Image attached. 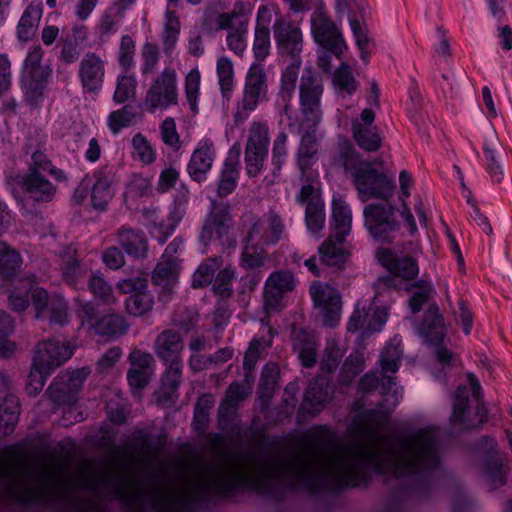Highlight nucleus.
<instances>
[{
    "mask_svg": "<svg viewBox=\"0 0 512 512\" xmlns=\"http://www.w3.org/2000/svg\"><path fill=\"white\" fill-rule=\"evenodd\" d=\"M300 441L302 451L292 458L271 457L253 472L221 458L220 497H234L241 489L273 499L297 489L336 493L345 487L366 486L372 471L411 479V492L424 496L434 485L430 472L440 465V436L431 426L378 447L343 444L326 426L313 427Z\"/></svg>",
    "mask_w": 512,
    "mask_h": 512,
    "instance_id": "1",
    "label": "nucleus"
},
{
    "mask_svg": "<svg viewBox=\"0 0 512 512\" xmlns=\"http://www.w3.org/2000/svg\"><path fill=\"white\" fill-rule=\"evenodd\" d=\"M418 253V245L413 241H405L393 248H378L376 258L389 272V275L378 278V285L408 292L406 286L418 280Z\"/></svg>",
    "mask_w": 512,
    "mask_h": 512,
    "instance_id": "2",
    "label": "nucleus"
},
{
    "mask_svg": "<svg viewBox=\"0 0 512 512\" xmlns=\"http://www.w3.org/2000/svg\"><path fill=\"white\" fill-rule=\"evenodd\" d=\"M470 389L459 386L453 400L451 425L458 430H470L479 427L486 421L487 411L481 401V385L473 373H467Z\"/></svg>",
    "mask_w": 512,
    "mask_h": 512,
    "instance_id": "3",
    "label": "nucleus"
},
{
    "mask_svg": "<svg viewBox=\"0 0 512 512\" xmlns=\"http://www.w3.org/2000/svg\"><path fill=\"white\" fill-rule=\"evenodd\" d=\"M323 84L321 78L309 68L302 74L299 86L300 111L303 120L296 125L289 122L287 127L291 133L300 134L304 127H317L322 118L321 97Z\"/></svg>",
    "mask_w": 512,
    "mask_h": 512,
    "instance_id": "4",
    "label": "nucleus"
},
{
    "mask_svg": "<svg viewBox=\"0 0 512 512\" xmlns=\"http://www.w3.org/2000/svg\"><path fill=\"white\" fill-rule=\"evenodd\" d=\"M363 216L365 228L376 242L391 244L401 234L397 209L389 200H381L366 205Z\"/></svg>",
    "mask_w": 512,
    "mask_h": 512,
    "instance_id": "5",
    "label": "nucleus"
},
{
    "mask_svg": "<svg viewBox=\"0 0 512 512\" xmlns=\"http://www.w3.org/2000/svg\"><path fill=\"white\" fill-rule=\"evenodd\" d=\"M268 100V77L264 65L254 62L250 65L244 81L242 100L234 114L236 125L245 122L249 114L256 110L261 102Z\"/></svg>",
    "mask_w": 512,
    "mask_h": 512,
    "instance_id": "6",
    "label": "nucleus"
},
{
    "mask_svg": "<svg viewBox=\"0 0 512 512\" xmlns=\"http://www.w3.org/2000/svg\"><path fill=\"white\" fill-rule=\"evenodd\" d=\"M232 227L230 204L211 200V208L200 231L199 241L207 246L215 239L222 246L235 247L236 241L229 235Z\"/></svg>",
    "mask_w": 512,
    "mask_h": 512,
    "instance_id": "7",
    "label": "nucleus"
},
{
    "mask_svg": "<svg viewBox=\"0 0 512 512\" xmlns=\"http://www.w3.org/2000/svg\"><path fill=\"white\" fill-rule=\"evenodd\" d=\"M243 243H252L261 247L276 245L282 238L285 225L282 218L271 212L266 218L249 215L244 223Z\"/></svg>",
    "mask_w": 512,
    "mask_h": 512,
    "instance_id": "8",
    "label": "nucleus"
},
{
    "mask_svg": "<svg viewBox=\"0 0 512 512\" xmlns=\"http://www.w3.org/2000/svg\"><path fill=\"white\" fill-rule=\"evenodd\" d=\"M352 182L363 202L372 198L389 200L395 190L394 180L378 171L372 162L367 163Z\"/></svg>",
    "mask_w": 512,
    "mask_h": 512,
    "instance_id": "9",
    "label": "nucleus"
},
{
    "mask_svg": "<svg viewBox=\"0 0 512 512\" xmlns=\"http://www.w3.org/2000/svg\"><path fill=\"white\" fill-rule=\"evenodd\" d=\"M178 103L177 74L173 68L166 67L153 81L145 96L148 111L167 109Z\"/></svg>",
    "mask_w": 512,
    "mask_h": 512,
    "instance_id": "10",
    "label": "nucleus"
},
{
    "mask_svg": "<svg viewBox=\"0 0 512 512\" xmlns=\"http://www.w3.org/2000/svg\"><path fill=\"white\" fill-rule=\"evenodd\" d=\"M444 318L439 313L436 303H431L424 313V319L419 326V333L425 341L436 346L435 357L437 361L445 366L451 363L453 354L447 348L441 346L445 338Z\"/></svg>",
    "mask_w": 512,
    "mask_h": 512,
    "instance_id": "11",
    "label": "nucleus"
},
{
    "mask_svg": "<svg viewBox=\"0 0 512 512\" xmlns=\"http://www.w3.org/2000/svg\"><path fill=\"white\" fill-rule=\"evenodd\" d=\"M269 131L266 124L252 123L245 148L246 172L249 177H256L261 172L268 155Z\"/></svg>",
    "mask_w": 512,
    "mask_h": 512,
    "instance_id": "12",
    "label": "nucleus"
},
{
    "mask_svg": "<svg viewBox=\"0 0 512 512\" xmlns=\"http://www.w3.org/2000/svg\"><path fill=\"white\" fill-rule=\"evenodd\" d=\"M86 374L81 370L59 374L54 378L45 395L55 407L72 406L82 388Z\"/></svg>",
    "mask_w": 512,
    "mask_h": 512,
    "instance_id": "13",
    "label": "nucleus"
},
{
    "mask_svg": "<svg viewBox=\"0 0 512 512\" xmlns=\"http://www.w3.org/2000/svg\"><path fill=\"white\" fill-rule=\"evenodd\" d=\"M33 306L38 319H46L50 325L64 326L69 322L67 301L60 295L49 296L44 288L33 291Z\"/></svg>",
    "mask_w": 512,
    "mask_h": 512,
    "instance_id": "14",
    "label": "nucleus"
},
{
    "mask_svg": "<svg viewBox=\"0 0 512 512\" xmlns=\"http://www.w3.org/2000/svg\"><path fill=\"white\" fill-rule=\"evenodd\" d=\"M311 31L321 48H329L337 58H340L343 50L347 48L335 23L321 10H316L311 15Z\"/></svg>",
    "mask_w": 512,
    "mask_h": 512,
    "instance_id": "15",
    "label": "nucleus"
},
{
    "mask_svg": "<svg viewBox=\"0 0 512 512\" xmlns=\"http://www.w3.org/2000/svg\"><path fill=\"white\" fill-rule=\"evenodd\" d=\"M296 287L294 274L289 270H276L272 272L265 282L264 307L268 312H278L282 309L285 294L292 292Z\"/></svg>",
    "mask_w": 512,
    "mask_h": 512,
    "instance_id": "16",
    "label": "nucleus"
},
{
    "mask_svg": "<svg viewBox=\"0 0 512 512\" xmlns=\"http://www.w3.org/2000/svg\"><path fill=\"white\" fill-rule=\"evenodd\" d=\"M90 188L91 204L95 210L104 211L114 197V185L118 182L115 168L104 165L92 173Z\"/></svg>",
    "mask_w": 512,
    "mask_h": 512,
    "instance_id": "17",
    "label": "nucleus"
},
{
    "mask_svg": "<svg viewBox=\"0 0 512 512\" xmlns=\"http://www.w3.org/2000/svg\"><path fill=\"white\" fill-rule=\"evenodd\" d=\"M274 39L280 55L290 57L293 62L301 61L303 36L300 28L283 19H278L273 25Z\"/></svg>",
    "mask_w": 512,
    "mask_h": 512,
    "instance_id": "18",
    "label": "nucleus"
},
{
    "mask_svg": "<svg viewBox=\"0 0 512 512\" xmlns=\"http://www.w3.org/2000/svg\"><path fill=\"white\" fill-rule=\"evenodd\" d=\"M317 127H304L300 133L301 139L296 153V164L301 177L306 182H313L316 174L312 171L318 160L319 141L316 136Z\"/></svg>",
    "mask_w": 512,
    "mask_h": 512,
    "instance_id": "19",
    "label": "nucleus"
},
{
    "mask_svg": "<svg viewBox=\"0 0 512 512\" xmlns=\"http://www.w3.org/2000/svg\"><path fill=\"white\" fill-rule=\"evenodd\" d=\"M105 62L94 52H87L79 63L78 77L84 93L98 94L105 78Z\"/></svg>",
    "mask_w": 512,
    "mask_h": 512,
    "instance_id": "20",
    "label": "nucleus"
},
{
    "mask_svg": "<svg viewBox=\"0 0 512 512\" xmlns=\"http://www.w3.org/2000/svg\"><path fill=\"white\" fill-rule=\"evenodd\" d=\"M302 61L289 64L281 74L280 87L276 96L275 107L281 116H286L289 122H295L292 117V98L298 80Z\"/></svg>",
    "mask_w": 512,
    "mask_h": 512,
    "instance_id": "21",
    "label": "nucleus"
},
{
    "mask_svg": "<svg viewBox=\"0 0 512 512\" xmlns=\"http://www.w3.org/2000/svg\"><path fill=\"white\" fill-rule=\"evenodd\" d=\"M73 354L69 343L61 342L58 339H49L37 344L33 360L37 365L54 370L66 362Z\"/></svg>",
    "mask_w": 512,
    "mask_h": 512,
    "instance_id": "22",
    "label": "nucleus"
},
{
    "mask_svg": "<svg viewBox=\"0 0 512 512\" xmlns=\"http://www.w3.org/2000/svg\"><path fill=\"white\" fill-rule=\"evenodd\" d=\"M19 184L27 200L39 205L52 202L57 194V186L43 174H24Z\"/></svg>",
    "mask_w": 512,
    "mask_h": 512,
    "instance_id": "23",
    "label": "nucleus"
},
{
    "mask_svg": "<svg viewBox=\"0 0 512 512\" xmlns=\"http://www.w3.org/2000/svg\"><path fill=\"white\" fill-rule=\"evenodd\" d=\"M153 350L163 365L183 362L184 342L181 334L173 329H165L154 341Z\"/></svg>",
    "mask_w": 512,
    "mask_h": 512,
    "instance_id": "24",
    "label": "nucleus"
},
{
    "mask_svg": "<svg viewBox=\"0 0 512 512\" xmlns=\"http://www.w3.org/2000/svg\"><path fill=\"white\" fill-rule=\"evenodd\" d=\"M381 385V394L386 402L396 406L402 396L401 389L396 386L395 377L386 376L380 372H371L365 374L359 382V388L362 393H371Z\"/></svg>",
    "mask_w": 512,
    "mask_h": 512,
    "instance_id": "25",
    "label": "nucleus"
},
{
    "mask_svg": "<svg viewBox=\"0 0 512 512\" xmlns=\"http://www.w3.org/2000/svg\"><path fill=\"white\" fill-rule=\"evenodd\" d=\"M88 39V30L85 25L76 24L71 33L63 35L59 40L60 54L58 59L65 65L77 62L82 54L83 43Z\"/></svg>",
    "mask_w": 512,
    "mask_h": 512,
    "instance_id": "26",
    "label": "nucleus"
},
{
    "mask_svg": "<svg viewBox=\"0 0 512 512\" xmlns=\"http://www.w3.org/2000/svg\"><path fill=\"white\" fill-rule=\"evenodd\" d=\"M215 157L213 142L209 139L201 141L193 151L187 166L189 176L196 182L206 180Z\"/></svg>",
    "mask_w": 512,
    "mask_h": 512,
    "instance_id": "27",
    "label": "nucleus"
},
{
    "mask_svg": "<svg viewBox=\"0 0 512 512\" xmlns=\"http://www.w3.org/2000/svg\"><path fill=\"white\" fill-rule=\"evenodd\" d=\"M331 397V388L324 380L311 381L305 391L304 400L298 410V415L308 414L312 417L320 413L325 403Z\"/></svg>",
    "mask_w": 512,
    "mask_h": 512,
    "instance_id": "28",
    "label": "nucleus"
},
{
    "mask_svg": "<svg viewBox=\"0 0 512 512\" xmlns=\"http://www.w3.org/2000/svg\"><path fill=\"white\" fill-rule=\"evenodd\" d=\"M369 162L370 161L363 159L362 155L348 140H344L339 143L337 152L333 157L334 167L342 169L344 174L351 179H353Z\"/></svg>",
    "mask_w": 512,
    "mask_h": 512,
    "instance_id": "29",
    "label": "nucleus"
},
{
    "mask_svg": "<svg viewBox=\"0 0 512 512\" xmlns=\"http://www.w3.org/2000/svg\"><path fill=\"white\" fill-rule=\"evenodd\" d=\"M46 145V137L38 132L29 133L24 146L26 154H31L30 161L27 163L25 174H43L51 166L52 161L48 158L43 148Z\"/></svg>",
    "mask_w": 512,
    "mask_h": 512,
    "instance_id": "30",
    "label": "nucleus"
},
{
    "mask_svg": "<svg viewBox=\"0 0 512 512\" xmlns=\"http://www.w3.org/2000/svg\"><path fill=\"white\" fill-rule=\"evenodd\" d=\"M344 242L329 236L318 248L319 262L325 269L340 272L345 268L349 259V252L343 247Z\"/></svg>",
    "mask_w": 512,
    "mask_h": 512,
    "instance_id": "31",
    "label": "nucleus"
},
{
    "mask_svg": "<svg viewBox=\"0 0 512 512\" xmlns=\"http://www.w3.org/2000/svg\"><path fill=\"white\" fill-rule=\"evenodd\" d=\"M377 407V409L365 412L364 418L367 425L363 430L367 436L372 438L377 444H380L384 440V436L381 435L380 431L388 424L390 413L396 406H392L391 401L386 402L383 399V401L377 404Z\"/></svg>",
    "mask_w": 512,
    "mask_h": 512,
    "instance_id": "32",
    "label": "nucleus"
},
{
    "mask_svg": "<svg viewBox=\"0 0 512 512\" xmlns=\"http://www.w3.org/2000/svg\"><path fill=\"white\" fill-rule=\"evenodd\" d=\"M161 376V386L155 392L158 403L174 402V396L182 383L183 362L168 363Z\"/></svg>",
    "mask_w": 512,
    "mask_h": 512,
    "instance_id": "33",
    "label": "nucleus"
},
{
    "mask_svg": "<svg viewBox=\"0 0 512 512\" xmlns=\"http://www.w3.org/2000/svg\"><path fill=\"white\" fill-rule=\"evenodd\" d=\"M118 244L131 257L143 259L147 257L148 240L142 230L121 227L117 231Z\"/></svg>",
    "mask_w": 512,
    "mask_h": 512,
    "instance_id": "34",
    "label": "nucleus"
},
{
    "mask_svg": "<svg viewBox=\"0 0 512 512\" xmlns=\"http://www.w3.org/2000/svg\"><path fill=\"white\" fill-rule=\"evenodd\" d=\"M43 14L41 2H31L23 12L17 25V38L20 42H28L33 39L38 29Z\"/></svg>",
    "mask_w": 512,
    "mask_h": 512,
    "instance_id": "35",
    "label": "nucleus"
},
{
    "mask_svg": "<svg viewBox=\"0 0 512 512\" xmlns=\"http://www.w3.org/2000/svg\"><path fill=\"white\" fill-rule=\"evenodd\" d=\"M52 73L23 75L24 98L33 109L40 107Z\"/></svg>",
    "mask_w": 512,
    "mask_h": 512,
    "instance_id": "36",
    "label": "nucleus"
},
{
    "mask_svg": "<svg viewBox=\"0 0 512 512\" xmlns=\"http://www.w3.org/2000/svg\"><path fill=\"white\" fill-rule=\"evenodd\" d=\"M352 136L356 144L367 152L377 151L383 142L377 127L361 125L358 119H354L351 125Z\"/></svg>",
    "mask_w": 512,
    "mask_h": 512,
    "instance_id": "37",
    "label": "nucleus"
},
{
    "mask_svg": "<svg viewBox=\"0 0 512 512\" xmlns=\"http://www.w3.org/2000/svg\"><path fill=\"white\" fill-rule=\"evenodd\" d=\"M20 416L19 399L14 394H7L0 404V436L10 435Z\"/></svg>",
    "mask_w": 512,
    "mask_h": 512,
    "instance_id": "38",
    "label": "nucleus"
},
{
    "mask_svg": "<svg viewBox=\"0 0 512 512\" xmlns=\"http://www.w3.org/2000/svg\"><path fill=\"white\" fill-rule=\"evenodd\" d=\"M128 324L123 316L110 313L101 316L97 323H94V332L109 340H114L126 333Z\"/></svg>",
    "mask_w": 512,
    "mask_h": 512,
    "instance_id": "39",
    "label": "nucleus"
},
{
    "mask_svg": "<svg viewBox=\"0 0 512 512\" xmlns=\"http://www.w3.org/2000/svg\"><path fill=\"white\" fill-rule=\"evenodd\" d=\"M357 13H359L360 17L364 20L367 15V5L365 4V11L361 13V11L353 5V9L349 12H344L343 14L348 15V19L351 25V29L353 35L356 40V45L360 50V57L364 61L365 64L368 63L370 57V51L368 50L369 43L371 39L367 34V29L362 27L359 20L357 19Z\"/></svg>",
    "mask_w": 512,
    "mask_h": 512,
    "instance_id": "40",
    "label": "nucleus"
},
{
    "mask_svg": "<svg viewBox=\"0 0 512 512\" xmlns=\"http://www.w3.org/2000/svg\"><path fill=\"white\" fill-rule=\"evenodd\" d=\"M332 234L333 238L339 239V242H344L346 236L351 231L352 215L348 205L340 202H333L332 209Z\"/></svg>",
    "mask_w": 512,
    "mask_h": 512,
    "instance_id": "41",
    "label": "nucleus"
},
{
    "mask_svg": "<svg viewBox=\"0 0 512 512\" xmlns=\"http://www.w3.org/2000/svg\"><path fill=\"white\" fill-rule=\"evenodd\" d=\"M332 84L335 92L343 98L352 96L358 88V82L346 62H342L333 73Z\"/></svg>",
    "mask_w": 512,
    "mask_h": 512,
    "instance_id": "42",
    "label": "nucleus"
},
{
    "mask_svg": "<svg viewBox=\"0 0 512 512\" xmlns=\"http://www.w3.org/2000/svg\"><path fill=\"white\" fill-rule=\"evenodd\" d=\"M21 255L5 242L0 241V278L12 280L21 268Z\"/></svg>",
    "mask_w": 512,
    "mask_h": 512,
    "instance_id": "43",
    "label": "nucleus"
},
{
    "mask_svg": "<svg viewBox=\"0 0 512 512\" xmlns=\"http://www.w3.org/2000/svg\"><path fill=\"white\" fill-rule=\"evenodd\" d=\"M406 287H409L408 292L416 289L408 299V307L413 314H417L432 297L434 293L433 285L428 280L418 279Z\"/></svg>",
    "mask_w": 512,
    "mask_h": 512,
    "instance_id": "44",
    "label": "nucleus"
},
{
    "mask_svg": "<svg viewBox=\"0 0 512 512\" xmlns=\"http://www.w3.org/2000/svg\"><path fill=\"white\" fill-rule=\"evenodd\" d=\"M238 179L239 169L236 168V161H224L217 184V195L220 198L230 195L236 189Z\"/></svg>",
    "mask_w": 512,
    "mask_h": 512,
    "instance_id": "45",
    "label": "nucleus"
},
{
    "mask_svg": "<svg viewBox=\"0 0 512 512\" xmlns=\"http://www.w3.org/2000/svg\"><path fill=\"white\" fill-rule=\"evenodd\" d=\"M508 472L509 468L494 456L488 457L484 463V475L493 489L506 485Z\"/></svg>",
    "mask_w": 512,
    "mask_h": 512,
    "instance_id": "46",
    "label": "nucleus"
},
{
    "mask_svg": "<svg viewBox=\"0 0 512 512\" xmlns=\"http://www.w3.org/2000/svg\"><path fill=\"white\" fill-rule=\"evenodd\" d=\"M221 259L214 257L203 261L193 274L192 287L202 288L213 282L216 271L220 270Z\"/></svg>",
    "mask_w": 512,
    "mask_h": 512,
    "instance_id": "47",
    "label": "nucleus"
},
{
    "mask_svg": "<svg viewBox=\"0 0 512 512\" xmlns=\"http://www.w3.org/2000/svg\"><path fill=\"white\" fill-rule=\"evenodd\" d=\"M37 288L40 287L34 285L31 281L23 282L22 288H16L10 293L8 297L9 307L16 312L26 310L30 301L33 302V291Z\"/></svg>",
    "mask_w": 512,
    "mask_h": 512,
    "instance_id": "48",
    "label": "nucleus"
},
{
    "mask_svg": "<svg viewBox=\"0 0 512 512\" xmlns=\"http://www.w3.org/2000/svg\"><path fill=\"white\" fill-rule=\"evenodd\" d=\"M88 287L94 297L99 299L103 304L112 305L116 302L111 285L101 274L93 273L88 280Z\"/></svg>",
    "mask_w": 512,
    "mask_h": 512,
    "instance_id": "49",
    "label": "nucleus"
},
{
    "mask_svg": "<svg viewBox=\"0 0 512 512\" xmlns=\"http://www.w3.org/2000/svg\"><path fill=\"white\" fill-rule=\"evenodd\" d=\"M217 75L223 97L229 98L234 86V67L228 57L218 58Z\"/></svg>",
    "mask_w": 512,
    "mask_h": 512,
    "instance_id": "50",
    "label": "nucleus"
},
{
    "mask_svg": "<svg viewBox=\"0 0 512 512\" xmlns=\"http://www.w3.org/2000/svg\"><path fill=\"white\" fill-rule=\"evenodd\" d=\"M43 56L44 50L39 44L32 46L23 63V75L52 73L48 65L42 64Z\"/></svg>",
    "mask_w": 512,
    "mask_h": 512,
    "instance_id": "51",
    "label": "nucleus"
},
{
    "mask_svg": "<svg viewBox=\"0 0 512 512\" xmlns=\"http://www.w3.org/2000/svg\"><path fill=\"white\" fill-rule=\"evenodd\" d=\"M241 252V266L244 269H257L264 266L266 252L264 247L252 243H243Z\"/></svg>",
    "mask_w": 512,
    "mask_h": 512,
    "instance_id": "52",
    "label": "nucleus"
},
{
    "mask_svg": "<svg viewBox=\"0 0 512 512\" xmlns=\"http://www.w3.org/2000/svg\"><path fill=\"white\" fill-rule=\"evenodd\" d=\"M53 370L45 367L44 365H37L36 361L33 360L30 374L26 383V391L30 396H37L45 385L46 379Z\"/></svg>",
    "mask_w": 512,
    "mask_h": 512,
    "instance_id": "53",
    "label": "nucleus"
},
{
    "mask_svg": "<svg viewBox=\"0 0 512 512\" xmlns=\"http://www.w3.org/2000/svg\"><path fill=\"white\" fill-rule=\"evenodd\" d=\"M153 306V297L147 291L134 293L125 301L127 312L133 316H142L149 312Z\"/></svg>",
    "mask_w": 512,
    "mask_h": 512,
    "instance_id": "54",
    "label": "nucleus"
},
{
    "mask_svg": "<svg viewBox=\"0 0 512 512\" xmlns=\"http://www.w3.org/2000/svg\"><path fill=\"white\" fill-rule=\"evenodd\" d=\"M171 322L184 333H189L197 327L199 314L193 308L183 307L173 313Z\"/></svg>",
    "mask_w": 512,
    "mask_h": 512,
    "instance_id": "55",
    "label": "nucleus"
},
{
    "mask_svg": "<svg viewBox=\"0 0 512 512\" xmlns=\"http://www.w3.org/2000/svg\"><path fill=\"white\" fill-rule=\"evenodd\" d=\"M305 221L311 233L316 234L322 230L325 223L324 203L315 200L308 203L305 211Z\"/></svg>",
    "mask_w": 512,
    "mask_h": 512,
    "instance_id": "56",
    "label": "nucleus"
},
{
    "mask_svg": "<svg viewBox=\"0 0 512 512\" xmlns=\"http://www.w3.org/2000/svg\"><path fill=\"white\" fill-rule=\"evenodd\" d=\"M181 212V210L178 212H170L166 222H155L151 231L152 237L155 238L160 244L165 243L166 240L174 233L177 225L180 223Z\"/></svg>",
    "mask_w": 512,
    "mask_h": 512,
    "instance_id": "57",
    "label": "nucleus"
},
{
    "mask_svg": "<svg viewBox=\"0 0 512 512\" xmlns=\"http://www.w3.org/2000/svg\"><path fill=\"white\" fill-rule=\"evenodd\" d=\"M235 278V271L231 267L220 269L214 278L213 291L221 298H230L233 294L232 282Z\"/></svg>",
    "mask_w": 512,
    "mask_h": 512,
    "instance_id": "58",
    "label": "nucleus"
},
{
    "mask_svg": "<svg viewBox=\"0 0 512 512\" xmlns=\"http://www.w3.org/2000/svg\"><path fill=\"white\" fill-rule=\"evenodd\" d=\"M343 353L335 340L328 341L320 361V369L324 373H333L338 368Z\"/></svg>",
    "mask_w": 512,
    "mask_h": 512,
    "instance_id": "59",
    "label": "nucleus"
},
{
    "mask_svg": "<svg viewBox=\"0 0 512 512\" xmlns=\"http://www.w3.org/2000/svg\"><path fill=\"white\" fill-rule=\"evenodd\" d=\"M132 147L136 158L143 164L149 165L155 162L156 151L142 133H137L133 136Z\"/></svg>",
    "mask_w": 512,
    "mask_h": 512,
    "instance_id": "60",
    "label": "nucleus"
},
{
    "mask_svg": "<svg viewBox=\"0 0 512 512\" xmlns=\"http://www.w3.org/2000/svg\"><path fill=\"white\" fill-rule=\"evenodd\" d=\"M248 31V20L244 19L238 22V25L227 34L226 42L228 48L236 55H242L246 49L245 36Z\"/></svg>",
    "mask_w": 512,
    "mask_h": 512,
    "instance_id": "61",
    "label": "nucleus"
},
{
    "mask_svg": "<svg viewBox=\"0 0 512 512\" xmlns=\"http://www.w3.org/2000/svg\"><path fill=\"white\" fill-rule=\"evenodd\" d=\"M159 58L160 52L158 46L152 42L144 43L141 48L142 74L148 75L155 73L157 70Z\"/></svg>",
    "mask_w": 512,
    "mask_h": 512,
    "instance_id": "62",
    "label": "nucleus"
},
{
    "mask_svg": "<svg viewBox=\"0 0 512 512\" xmlns=\"http://www.w3.org/2000/svg\"><path fill=\"white\" fill-rule=\"evenodd\" d=\"M200 72L198 69H192L185 78V95L189 103L191 111L196 114L198 112L197 100L200 89Z\"/></svg>",
    "mask_w": 512,
    "mask_h": 512,
    "instance_id": "63",
    "label": "nucleus"
},
{
    "mask_svg": "<svg viewBox=\"0 0 512 512\" xmlns=\"http://www.w3.org/2000/svg\"><path fill=\"white\" fill-rule=\"evenodd\" d=\"M137 81L134 76L120 75L117 78L116 90L113 99L116 103L122 104L136 94Z\"/></svg>",
    "mask_w": 512,
    "mask_h": 512,
    "instance_id": "64",
    "label": "nucleus"
}]
</instances>
